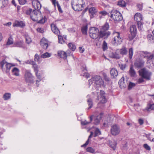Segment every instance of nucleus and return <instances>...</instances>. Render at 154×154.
Wrapping results in <instances>:
<instances>
[{
  "label": "nucleus",
  "instance_id": "20",
  "mask_svg": "<svg viewBox=\"0 0 154 154\" xmlns=\"http://www.w3.org/2000/svg\"><path fill=\"white\" fill-rule=\"evenodd\" d=\"M14 27H23L25 26V23L22 21H15L13 24Z\"/></svg>",
  "mask_w": 154,
  "mask_h": 154
},
{
  "label": "nucleus",
  "instance_id": "54",
  "mask_svg": "<svg viewBox=\"0 0 154 154\" xmlns=\"http://www.w3.org/2000/svg\"><path fill=\"white\" fill-rule=\"evenodd\" d=\"M90 75L88 72H85L84 73L83 76L85 77L87 79L90 76Z\"/></svg>",
  "mask_w": 154,
  "mask_h": 154
},
{
  "label": "nucleus",
  "instance_id": "13",
  "mask_svg": "<svg viewBox=\"0 0 154 154\" xmlns=\"http://www.w3.org/2000/svg\"><path fill=\"white\" fill-rule=\"evenodd\" d=\"M0 66L2 67L5 66L6 67H11L15 66V64L8 63L5 60H3L0 62Z\"/></svg>",
  "mask_w": 154,
  "mask_h": 154
},
{
  "label": "nucleus",
  "instance_id": "58",
  "mask_svg": "<svg viewBox=\"0 0 154 154\" xmlns=\"http://www.w3.org/2000/svg\"><path fill=\"white\" fill-rule=\"evenodd\" d=\"M137 8L139 10H141L142 9L143 6L141 4H138L137 5Z\"/></svg>",
  "mask_w": 154,
  "mask_h": 154
},
{
  "label": "nucleus",
  "instance_id": "24",
  "mask_svg": "<svg viewBox=\"0 0 154 154\" xmlns=\"http://www.w3.org/2000/svg\"><path fill=\"white\" fill-rule=\"evenodd\" d=\"M15 47L24 48V43L23 41H19L15 42L14 44Z\"/></svg>",
  "mask_w": 154,
  "mask_h": 154
},
{
  "label": "nucleus",
  "instance_id": "4",
  "mask_svg": "<svg viewBox=\"0 0 154 154\" xmlns=\"http://www.w3.org/2000/svg\"><path fill=\"white\" fill-rule=\"evenodd\" d=\"M113 38L112 43L115 46H117L120 44L122 42V39L120 35L119 32L114 31L113 32Z\"/></svg>",
  "mask_w": 154,
  "mask_h": 154
},
{
  "label": "nucleus",
  "instance_id": "25",
  "mask_svg": "<svg viewBox=\"0 0 154 154\" xmlns=\"http://www.w3.org/2000/svg\"><path fill=\"white\" fill-rule=\"evenodd\" d=\"M110 74L114 78L118 75V72L115 68H112L110 70Z\"/></svg>",
  "mask_w": 154,
  "mask_h": 154
},
{
  "label": "nucleus",
  "instance_id": "49",
  "mask_svg": "<svg viewBox=\"0 0 154 154\" xmlns=\"http://www.w3.org/2000/svg\"><path fill=\"white\" fill-rule=\"evenodd\" d=\"M37 31L38 32L43 33L44 32V29L43 28L39 27L37 28Z\"/></svg>",
  "mask_w": 154,
  "mask_h": 154
},
{
  "label": "nucleus",
  "instance_id": "32",
  "mask_svg": "<svg viewBox=\"0 0 154 154\" xmlns=\"http://www.w3.org/2000/svg\"><path fill=\"white\" fill-rule=\"evenodd\" d=\"M12 72L13 74L16 76H19V70L17 68H13Z\"/></svg>",
  "mask_w": 154,
  "mask_h": 154
},
{
  "label": "nucleus",
  "instance_id": "47",
  "mask_svg": "<svg viewBox=\"0 0 154 154\" xmlns=\"http://www.w3.org/2000/svg\"><path fill=\"white\" fill-rule=\"evenodd\" d=\"M146 109L148 111H150V109L154 110V104L150 105L149 107L146 108Z\"/></svg>",
  "mask_w": 154,
  "mask_h": 154
},
{
  "label": "nucleus",
  "instance_id": "62",
  "mask_svg": "<svg viewBox=\"0 0 154 154\" xmlns=\"http://www.w3.org/2000/svg\"><path fill=\"white\" fill-rule=\"evenodd\" d=\"M28 62L29 63H30L33 65H34L35 64V63L32 60H30V61H29Z\"/></svg>",
  "mask_w": 154,
  "mask_h": 154
},
{
  "label": "nucleus",
  "instance_id": "28",
  "mask_svg": "<svg viewBox=\"0 0 154 154\" xmlns=\"http://www.w3.org/2000/svg\"><path fill=\"white\" fill-rule=\"evenodd\" d=\"M109 55L110 57L113 58L119 59L120 58L119 55L116 53L111 52L109 54Z\"/></svg>",
  "mask_w": 154,
  "mask_h": 154
},
{
  "label": "nucleus",
  "instance_id": "7",
  "mask_svg": "<svg viewBox=\"0 0 154 154\" xmlns=\"http://www.w3.org/2000/svg\"><path fill=\"white\" fill-rule=\"evenodd\" d=\"M24 78L26 82L28 83L29 84L34 83V77L29 71H26L24 75Z\"/></svg>",
  "mask_w": 154,
  "mask_h": 154
},
{
  "label": "nucleus",
  "instance_id": "16",
  "mask_svg": "<svg viewBox=\"0 0 154 154\" xmlns=\"http://www.w3.org/2000/svg\"><path fill=\"white\" fill-rule=\"evenodd\" d=\"M32 4L34 8L36 9H39L41 8V5L38 0H32Z\"/></svg>",
  "mask_w": 154,
  "mask_h": 154
},
{
  "label": "nucleus",
  "instance_id": "29",
  "mask_svg": "<svg viewBox=\"0 0 154 154\" xmlns=\"http://www.w3.org/2000/svg\"><path fill=\"white\" fill-rule=\"evenodd\" d=\"M26 42L28 45L30 44L32 42V40L30 37L28 35L25 36Z\"/></svg>",
  "mask_w": 154,
  "mask_h": 154
},
{
  "label": "nucleus",
  "instance_id": "39",
  "mask_svg": "<svg viewBox=\"0 0 154 154\" xmlns=\"http://www.w3.org/2000/svg\"><path fill=\"white\" fill-rule=\"evenodd\" d=\"M13 43V39L12 37L11 36L8 38L7 42V45H10Z\"/></svg>",
  "mask_w": 154,
  "mask_h": 154
},
{
  "label": "nucleus",
  "instance_id": "50",
  "mask_svg": "<svg viewBox=\"0 0 154 154\" xmlns=\"http://www.w3.org/2000/svg\"><path fill=\"white\" fill-rule=\"evenodd\" d=\"M137 24L138 25V28L140 29L141 30L143 28V24L141 22H137Z\"/></svg>",
  "mask_w": 154,
  "mask_h": 154
},
{
  "label": "nucleus",
  "instance_id": "59",
  "mask_svg": "<svg viewBox=\"0 0 154 154\" xmlns=\"http://www.w3.org/2000/svg\"><path fill=\"white\" fill-rule=\"evenodd\" d=\"M148 38L150 40H152V42H153L154 41V40H153V36H152L151 35H148Z\"/></svg>",
  "mask_w": 154,
  "mask_h": 154
},
{
  "label": "nucleus",
  "instance_id": "8",
  "mask_svg": "<svg viewBox=\"0 0 154 154\" xmlns=\"http://www.w3.org/2000/svg\"><path fill=\"white\" fill-rule=\"evenodd\" d=\"M101 134V132L98 128H96L94 131V134L93 132L91 131V134L88 137V138L86 142L83 145L81 146L82 147H85L89 143V139L91 137L94 135V137H96Z\"/></svg>",
  "mask_w": 154,
  "mask_h": 154
},
{
  "label": "nucleus",
  "instance_id": "61",
  "mask_svg": "<svg viewBox=\"0 0 154 154\" xmlns=\"http://www.w3.org/2000/svg\"><path fill=\"white\" fill-rule=\"evenodd\" d=\"M138 122L140 125H142L143 123V120L141 119H139Z\"/></svg>",
  "mask_w": 154,
  "mask_h": 154
},
{
  "label": "nucleus",
  "instance_id": "63",
  "mask_svg": "<svg viewBox=\"0 0 154 154\" xmlns=\"http://www.w3.org/2000/svg\"><path fill=\"white\" fill-rule=\"evenodd\" d=\"M146 137L147 138L148 140H149L151 141V137H150V134H146L145 135Z\"/></svg>",
  "mask_w": 154,
  "mask_h": 154
},
{
  "label": "nucleus",
  "instance_id": "31",
  "mask_svg": "<svg viewBox=\"0 0 154 154\" xmlns=\"http://www.w3.org/2000/svg\"><path fill=\"white\" fill-rule=\"evenodd\" d=\"M117 5L120 7H123L126 6V3L124 0H119L118 2Z\"/></svg>",
  "mask_w": 154,
  "mask_h": 154
},
{
  "label": "nucleus",
  "instance_id": "26",
  "mask_svg": "<svg viewBox=\"0 0 154 154\" xmlns=\"http://www.w3.org/2000/svg\"><path fill=\"white\" fill-rule=\"evenodd\" d=\"M87 98L88 99L87 100V102L89 106L88 109L91 108L93 106V102L91 99L90 98V96L89 95H88L87 96Z\"/></svg>",
  "mask_w": 154,
  "mask_h": 154
},
{
  "label": "nucleus",
  "instance_id": "48",
  "mask_svg": "<svg viewBox=\"0 0 154 154\" xmlns=\"http://www.w3.org/2000/svg\"><path fill=\"white\" fill-rule=\"evenodd\" d=\"M35 60L40 62L41 61L39 56L37 54H36L35 55Z\"/></svg>",
  "mask_w": 154,
  "mask_h": 154
},
{
  "label": "nucleus",
  "instance_id": "34",
  "mask_svg": "<svg viewBox=\"0 0 154 154\" xmlns=\"http://www.w3.org/2000/svg\"><path fill=\"white\" fill-rule=\"evenodd\" d=\"M69 48L72 51H74L76 49L75 46L72 43H70L68 44Z\"/></svg>",
  "mask_w": 154,
  "mask_h": 154
},
{
  "label": "nucleus",
  "instance_id": "33",
  "mask_svg": "<svg viewBox=\"0 0 154 154\" xmlns=\"http://www.w3.org/2000/svg\"><path fill=\"white\" fill-rule=\"evenodd\" d=\"M41 18V19L39 20H38V23L41 24L44 23L47 20V18L45 16H44L43 17L42 16V17H40Z\"/></svg>",
  "mask_w": 154,
  "mask_h": 154
},
{
  "label": "nucleus",
  "instance_id": "55",
  "mask_svg": "<svg viewBox=\"0 0 154 154\" xmlns=\"http://www.w3.org/2000/svg\"><path fill=\"white\" fill-rule=\"evenodd\" d=\"M99 13L103 16L106 15L107 14V12L105 11H101L99 12Z\"/></svg>",
  "mask_w": 154,
  "mask_h": 154
},
{
  "label": "nucleus",
  "instance_id": "30",
  "mask_svg": "<svg viewBox=\"0 0 154 154\" xmlns=\"http://www.w3.org/2000/svg\"><path fill=\"white\" fill-rule=\"evenodd\" d=\"M11 97V94L10 93H5L3 95V98L5 100L9 99Z\"/></svg>",
  "mask_w": 154,
  "mask_h": 154
},
{
  "label": "nucleus",
  "instance_id": "1",
  "mask_svg": "<svg viewBox=\"0 0 154 154\" xmlns=\"http://www.w3.org/2000/svg\"><path fill=\"white\" fill-rule=\"evenodd\" d=\"M72 8L76 11L82 10L85 6V3L83 0H72Z\"/></svg>",
  "mask_w": 154,
  "mask_h": 154
},
{
  "label": "nucleus",
  "instance_id": "46",
  "mask_svg": "<svg viewBox=\"0 0 154 154\" xmlns=\"http://www.w3.org/2000/svg\"><path fill=\"white\" fill-rule=\"evenodd\" d=\"M135 84L131 82H130L128 86V89L129 90L131 89L132 88L135 86Z\"/></svg>",
  "mask_w": 154,
  "mask_h": 154
},
{
  "label": "nucleus",
  "instance_id": "21",
  "mask_svg": "<svg viewBox=\"0 0 154 154\" xmlns=\"http://www.w3.org/2000/svg\"><path fill=\"white\" fill-rule=\"evenodd\" d=\"M109 25L108 23H105L102 27L101 29V30L100 32V33L102 35H103L104 33H105V35H106L105 33L104 32L107 30L109 29Z\"/></svg>",
  "mask_w": 154,
  "mask_h": 154
},
{
  "label": "nucleus",
  "instance_id": "57",
  "mask_svg": "<svg viewBox=\"0 0 154 154\" xmlns=\"http://www.w3.org/2000/svg\"><path fill=\"white\" fill-rule=\"evenodd\" d=\"M90 122H87L86 121H84L81 122V124L82 125H85L88 124Z\"/></svg>",
  "mask_w": 154,
  "mask_h": 154
},
{
  "label": "nucleus",
  "instance_id": "43",
  "mask_svg": "<svg viewBox=\"0 0 154 154\" xmlns=\"http://www.w3.org/2000/svg\"><path fill=\"white\" fill-rule=\"evenodd\" d=\"M129 58L130 59H131L133 55V49L132 48H131L129 49Z\"/></svg>",
  "mask_w": 154,
  "mask_h": 154
},
{
  "label": "nucleus",
  "instance_id": "27",
  "mask_svg": "<svg viewBox=\"0 0 154 154\" xmlns=\"http://www.w3.org/2000/svg\"><path fill=\"white\" fill-rule=\"evenodd\" d=\"M102 115V114L100 113V114L97 116L96 118L95 119L94 123L95 125H97L99 123L100 120L101 118Z\"/></svg>",
  "mask_w": 154,
  "mask_h": 154
},
{
  "label": "nucleus",
  "instance_id": "2",
  "mask_svg": "<svg viewBox=\"0 0 154 154\" xmlns=\"http://www.w3.org/2000/svg\"><path fill=\"white\" fill-rule=\"evenodd\" d=\"M26 13L30 16L31 19L33 21H38L40 17H42V14L38 10H34L32 11L31 9L26 11Z\"/></svg>",
  "mask_w": 154,
  "mask_h": 154
},
{
  "label": "nucleus",
  "instance_id": "41",
  "mask_svg": "<svg viewBox=\"0 0 154 154\" xmlns=\"http://www.w3.org/2000/svg\"><path fill=\"white\" fill-rule=\"evenodd\" d=\"M129 73L130 75L132 77L134 76L136 74L133 68H130L129 70Z\"/></svg>",
  "mask_w": 154,
  "mask_h": 154
},
{
  "label": "nucleus",
  "instance_id": "23",
  "mask_svg": "<svg viewBox=\"0 0 154 154\" xmlns=\"http://www.w3.org/2000/svg\"><path fill=\"white\" fill-rule=\"evenodd\" d=\"M53 4L55 7L57 6L59 11L61 13L62 12V11L60 6L59 5L58 2L57 0H51Z\"/></svg>",
  "mask_w": 154,
  "mask_h": 154
},
{
  "label": "nucleus",
  "instance_id": "44",
  "mask_svg": "<svg viewBox=\"0 0 154 154\" xmlns=\"http://www.w3.org/2000/svg\"><path fill=\"white\" fill-rule=\"evenodd\" d=\"M102 47L104 51H105L107 49V44L105 41H104L103 43Z\"/></svg>",
  "mask_w": 154,
  "mask_h": 154
},
{
  "label": "nucleus",
  "instance_id": "19",
  "mask_svg": "<svg viewBox=\"0 0 154 154\" xmlns=\"http://www.w3.org/2000/svg\"><path fill=\"white\" fill-rule=\"evenodd\" d=\"M134 19V20L137 22H140L142 20L143 16L140 13H137L135 14Z\"/></svg>",
  "mask_w": 154,
  "mask_h": 154
},
{
  "label": "nucleus",
  "instance_id": "45",
  "mask_svg": "<svg viewBox=\"0 0 154 154\" xmlns=\"http://www.w3.org/2000/svg\"><path fill=\"white\" fill-rule=\"evenodd\" d=\"M86 151L89 152L91 153H94V150L92 147H89L87 148Z\"/></svg>",
  "mask_w": 154,
  "mask_h": 154
},
{
  "label": "nucleus",
  "instance_id": "36",
  "mask_svg": "<svg viewBox=\"0 0 154 154\" xmlns=\"http://www.w3.org/2000/svg\"><path fill=\"white\" fill-rule=\"evenodd\" d=\"M110 146L113 149L115 150L116 148L117 142L116 141L114 140L109 143Z\"/></svg>",
  "mask_w": 154,
  "mask_h": 154
},
{
  "label": "nucleus",
  "instance_id": "60",
  "mask_svg": "<svg viewBox=\"0 0 154 154\" xmlns=\"http://www.w3.org/2000/svg\"><path fill=\"white\" fill-rule=\"evenodd\" d=\"M79 50L80 53H82L85 51L84 48H83L82 47H79Z\"/></svg>",
  "mask_w": 154,
  "mask_h": 154
},
{
  "label": "nucleus",
  "instance_id": "10",
  "mask_svg": "<svg viewBox=\"0 0 154 154\" xmlns=\"http://www.w3.org/2000/svg\"><path fill=\"white\" fill-rule=\"evenodd\" d=\"M130 34L129 35L128 38L129 40L133 39L135 36L137 32V29L135 25H132L130 27Z\"/></svg>",
  "mask_w": 154,
  "mask_h": 154
},
{
  "label": "nucleus",
  "instance_id": "6",
  "mask_svg": "<svg viewBox=\"0 0 154 154\" xmlns=\"http://www.w3.org/2000/svg\"><path fill=\"white\" fill-rule=\"evenodd\" d=\"M111 17L115 21H120L123 19L121 14L119 11L116 10H114L112 11Z\"/></svg>",
  "mask_w": 154,
  "mask_h": 154
},
{
  "label": "nucleus",
  "instance_id": "52",
  "mask_svg": "<svg viewBox=\"0 0 154 154\" xmlns=\"http://www.w3.org/2000/svg\"><path fill=\"white\" fill-rule=\"evenodd\" d=\"M143 147L147 150H150L151 149L150 147L147 144H144Z\"/></svg>",
  "mask_w": 154,
  "mask_h": 154
},
{
  "label": "nucleus",
  "instance_id": "35",
  "mask_svg": "<svg viewBox=\"0 0 154 154\" xmlns=\"http://www.w3.org/2000/svg\"><path fill=\"white\" fill-rule=\"evenodd\" d=\"M51 54L48 52H46L42 54L41 57L42 58H47L51 56Z\"/></svg>",
  "mask_w": 154,
  "mask_h": 154
},
{
  "label": "nucleus",
  "instance_id": "22",
  "mask_svg": "<svg viewBox=\"0 0 154 154\" xmlns=\"http://www.w3.org/2000/svg\"><path fill=\"white\" fill-rule=\"evenodd\" d=\"M58 54L61 57L66 59L67 58L66 53L64 51H58Z\"/></svg>",
  "mask_w": 154,
  "mask_h": 154
},
{
  "label": "nucleus",
  "instance_id": "56",
  "mask_svg": "<svg viewBox=\"0 0 154 154\" xmlns=\"http://www.w3.org/2000/svg\"><path fill=\"white\" fill-rule=\"evenodd\" d=\"M144 64V62L143 61H140L139 64H138V66L140 67H141L143 66Z\"/></svg>",
  "mask_w": 154,
  "mask_h": 154
},
{
  "label": "nucleus",
  "instance_id": "9",
  "mask_svg": "<svg viewBox=\"0 0 154 154\" xmlns=\"http://www.w3.org/2000/svg\"><path fill=\"white\" fill-rule=\"evenodd\" d=\"M93 81L97 87L103 86L104 82L102 79L99 76L96 75L93 77Z\"/></svg>",
  "mask_w": 154,
  "mask_h": 154
},
{
  "label": "nucleus",
  "instance_id": "12",
  "mask_svg": "<svg viewBox=\"0 0 154 154\" xmlns=\"http://www.w3.org/2000/svg\"><path fill=\"white\" fill-rule=\"evenodd\" d=\"M120 132L119 128L117 125H115L112 126L111 132L112 135H117Z\"/></svg>",
  "mask_w": 154,
  "mask_h": 154
},
{
  "label": "nucleus",
  "instance_id": "17",
  "mask_svg": "<svg viewBox=\"0 0 154 154\" xmlns=\"http://www.w3.org/2000/svg\"><path fill=\"white\" fill-rule=\"evenodd\" d=\"M41 45L45 49H46L48 47V42L47 40L45 38H42L40 42Z\"/></svg>",
  "mask_w": 154,
  "mask_h": 154
},
{
  "label": "nucleus",
  "instance_id": "42",
  "mask_svg": "<svg viewBox=\"0 0 154 154\" xmlns=\"http://www.w3.org/2000/svg\"><path fill=\"white\" fill-rule=\"evenodd\" d=\"M124 78L122 77L121 78V79L120 80L119 82V85H120V86L121 87H124L123 85V84H124Z\"/></svg>",
  "mask_w": 154,
  "mask_h": 154
},
{
  "label": "nucleus",
  "instance_id": "51",
  "mask_svg": "<svg viewBox=\"0 0 154 154\" xmlns=\"http://www.w3.org/2000/svg\"><path fill=\"white\" fill-rule=\"evenodd\" d=\"M144 78L141 77V78H140L138 80L137 82L138 84H140L142 83L144 81V80L143 79Z\"/></svg>",
  "mask_w": 154,
  "mask_h": 154
},
{
  "label": "nucleus",
  "instance_id": "53",
  "mask_svg": "<svg viewBox=\"0 0 154 154\" xmlns=\"http://www.w3.org/2000/svg\"><path fill=\"white\" fill-rule=\"evenodd\" d=\"M20 5H23L26 2V0H18Z\"/></svg>",
  "mask_w": 154,
  "mask_h": 154
},
{
  "label": "nucleus",
  "instance_id": "38",
  "mask_svg": "<svg viewBox=\"0 0 154 154\" xmlns=\"http://www.w3.org/2000/svg\"><path fill=\"white\" fill-rule=\"evenodd\" d=\"M87 29L88 27L87 26H83L81 29L82 33L84 34L87 35Z\"/></svg>",
  "mask_w": 154,
  "mask_h": 154
},
{
  "label": "nucleus",
  "instance_id": "14",
  "mask_svg": "<svg viewBox=\"0 0 154 154\" xmlns=\"http://www.w3.org/2000/svg\"><path fill=\"white\" fill-rule=\"evenodd\" d=\"M100 96H98V98L100 99V102L101 103H104L106 102V99L105 97V93L103 91L100 90Z\"/></svg>",
  "mask_w": 154,
  "mask_h": 154
},
{
  "label": "nucleus",
  "instance_id": "11",
  "mask_svg": "<svg viewBox=\"0 0 154 154\" xmlns=\"http://www.w3.org/2000/svg\"><path fill=\"white\" fill-rule=\"evenodd\" d=\"M88 11L90 18L92 19L97 14L98 10L95 7H91L88 8Z\"/></svg>",
  "mask_w": 154,
  "mask_h": 154
},
{
  "label": "nucleus",
  "instance_id": "64",
  "mask_svg": "<svg viewBox=\"0 0 154 154\" xmlns=\"http://www.w3.org/2000/svg\"><path fill=\"white\" fill-rule=\"evenodd\" d=\"M92 81H93V77L91 79L89 80V85H91L93 82Z\"/></svg>",
  "mask_w": 154,
  "mask_h": 154
},
{
  "label": "nucleus",
  "instance_id": "15",
  "mask_svg": "<svg viewBox=\"0 0 154 154\" xmlns=\"http://www.w3.org/2000/svg\"><path fill=\"white\" fill-rule=\"evenodd\" d=\"M51 29L54 33L57 35L60 34V32L57 28L56 25L54 23H53L51 24Z\"/></svg>",
  "mask_w": 154,
  "mask_h": 154
},
{
  "label": "nucleus",
  "instance_id": "3",
  "mask_svg": "<svg viewBox=\"0 0 154 154\" xmlns=\"http://www.w3.org/2000/svg\"><path fill=\"white\" fill-rule=\"evenodd\" d=\"M105 35V33L102 35L99 34V29L97 28L92 27L89 29V36L91 38L96 39L98 38L102 37Z\"/></svg>",
  "mask_w": 154,
  "mask_h": 154
},
{
  "label": "nucleus",
  "instance_id": "5",
  "mask_svg": "<svg viewBox=\"0 0 154 154\" xmlns=\"http://www.w3.org/2000/svg\"><path fill=\"white\" fill-rule=\"evenodd\" d=\"M139 75L142 77L147 80H149L151 79L152 73L147 70L145 68H143L139 71Z\"/></svg>",
  "mask_w": 154,
  "mask_h": 154
},
{
  "label": "nucleus",
  "instance_id": "37",
  "mask_svg": "<svg viewBox=\"0 0 154 154\" xmlns=\"http://www.w3.org/2000/svg\"><path fill=\"white\" fill-rule=\"evenodd\" d=\"M120 54L122 55L126 54L127 53V50L124 47L120 50Z\"/></svg>",
  "mask_w": 154,
  "mask_h": 154
},
{
  "label": "nucleus",
  "instance_id": "18",
  "mask_svg": "<svg viewBox=\"0 0 154 154\" xmlns=\"http://www.w3.org/2000/svg\"><path fill=\"white\" fill-rule=\"evenodd\" d=\"M38 68H34V69L36 75L37 76V78L38 79V80H37L36 81V84L37 87H38L39 85V84L38 83L40 81L41 78V76L40 75V73H38Z\"/></svg>",
  "mask_w": 154,
  "mask_h": 154
},
{
  "label": "nucleus",
  "instance_id": "40",
  "mask_svg": "<svg viewBox=\"0 0 154 154\" xmlns=\"http://www.w3.org/2000/svg\"><path fill=\"white\" fill-rule=\"evenodd\" d=\"M58 35L59 43L61 44H63L64 42V41L63 39V37L61 35H60V34H59V35Z\"/></svg>",
  "mask_w": 154,
  "mask_h": 154
}]
</instances>
